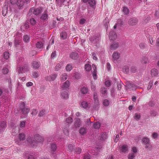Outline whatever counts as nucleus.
I'll return each mask as SVG.
<instances>
[{
  "label": "nucleus",
  "instance_id": "f257e3e1",
  "mask_svg": "<svg viewBox=\"0 0 159 159\" xmlns=\"http://www.w3.org/2000/svg\"><path fill=\"white\" fill-rule=\"evenodd\" d=\"M43 138L39 134L35 135L34 137H30L27 139V141L29 144L32 147H36L39 143H41L43 141Z\"/></svg>",
  "mask_w": 159,
  "mask_h": 159
},
{
  "label": "nucleus",
  "instance_id": "f03ea898",
  "mask_svg": "<svg viewBox=\"0 0 159 159\" xmlns=\"http://www.w3.org/2000/svg\"><path fill=\"white\" fill-rule=\"evenodd\" d=\"M5 3L9 6V11L14 10L15 7L17 5L19 9L23 6L24 2L21 0H10V2H6Z\"/></svg>",
  "mask_w": 159,
  "mask_h": 159
},
{
  "label": "nucleus",
  "instance_id": "7ed1b4c3",
  "mask_svg": "<svg viewBox=\"0 0 159 159\" xmlns=\"http://www.w3.org/2000/svg\"><path fill=\"white\" fill-rule=\"evenodd\" d=\"M94 103L93 106V108L95 110H98L99 107V101L98 98L97 93H94L93 95Z\"/></svg>",
  "mask_w": 159,
  "mask_h": 159
},
{
  "label": "nucleus",
  "instance_id": "20e7f679",
  "mask_svg": "<svg viewBox=\"0 0 159 159\" xmlns=\"http://www.w3.org/2000/svg\"><path fill=\"white\" fill-rule=\"evenodd\" d=\"M120 57V53L116 51L114 52L112 55V60L114 62L118 61Z\"/></svg>",
  "mask_w": 159,
  "mask_h": 159
},
{
  "label": "nucleus",
  "instance_id": "39448f33",
  "mask_svg": "<svg viewBox=\"0 0 159 159\" xmlns=\"http://www.w3.org/2000/svg\"><path fill=\"white\" fill-rule=\"evenodd\" d=\"M138 22V20L135 18H133L129 19L128 24L129 25H136Z\"/></svg>",
  "mask_w": 159,
  "mask_h": 159
},
{
  "label": "nucleus",
  "instance_id": "423d86ee",
  "mask_svg": "<svg viewBox=\"0 0 159 159\" xmlns=\"http://www.w3.org/2000/svg\"><path fill=\"white\" fill-rule=\"evenodd\" d=\"M57 76V75L56 74H54L51 75L47 76L45 77V80L48 81H53L55 79Z\"/></svg>",
  "mask_w": 159,
  "mask_h": 159
},
{
  "label": "nucleus",
  "instance_id": "0eeeda50",
  "mask_svg": "<svg viewBox=\"0 0 159 159\" xmlns=\"http://www.w3.org/2000/svg\"><path fill=\"white\" fill-rule=\"evenodd\" d=\"M29 70V68L28 66H25L19 67L17 68V70L19 73L24 72Z\"/></svg>",
  "mask_w": 159,
  "mask_h": 159
},
{
  "label": "nucleus",
  "instance_id": "6e6552de",
  "mask_svg": "<svg viewBox=\"0 0 159 159\" xmlns=\"http://www.w3.org/2000/svg\"><path fill=\"white\" fill-rule=\"evenodd\" d=\"M9 6L6 4L5 3L4 6L2 8V14L3 16H5L8 11H11L9 10Z\"/></svg>",
  "mask_w": 159,
  "mask_h": 159
},
{
  "label": "nucleus",
  "instance_id": "1a4fd4ad",
  "mask_svg": "<svg viewBox=\"0 0 159 159\" xmlns=\"http://www.w3.org/2000/svg\"><path fill=\"white\" fill-rule=\"evenodd\" d=\"M41 11L42 9L41 8L36 9L32 8L30 10L29 12H33L34 14L37 15L41 13Z\"/></svg>",
  "mask_w": 159,
  "mask_h": 159
},
{
  "label": "nucleus",
  "instance_id": "9d476101",
  "mask_svg": "<svg viewBox=\"0 0 159 159\" xmlns=\"http://www.w3.org/2000/svg\"><path fill=\"white\" fill-rule=\"evenodd\" d=\"M88 4L92 9V10H94L96 7V2L95 0H89Z\"/></svg>",
  "mask_w": 159,
  "mask_h": 159
},
{
  "label": "nucleus",
  "instance_id": "9b49d317",
  "mask_svg": "<svg viewBox=\"0 0 159 159\" xmlns=\"http://www.w3.org/2000/svg\"><path fill=\"white\" fill-rule=\"evenodd\" d=\"M70 85V83L69 81L67 80L64 82L62 85L61 89L63 90L68 89Z\"/></svg>",
  "mask_w": 159,
  "mask_h": 159
},
{
  "label": "nucleus",
  "instance_id": "f8f14e48",
  "mask_svg": "<svg viewBox=\"0 0 159 159\" xmlns=\"http://www.w3.org/2000/svg\"><path fill=\"white\" fill-rule=\"evenodd\" d=\"M80 106L84 109L89 108L90 105L88 104L87 102L85 101H83L80 102Z\"/></svg>",
  "mask_w": 159,
  "mask_h": 159
},
{
  "label": "nucleus",
  "instance_id": "ddd939ff",
  "mask_svg": "<svg viewBox=\"0 0 159 159\" xmlns=\"http://www.w3.org/2000/svg\"><path fill=\"white\" fill-rule=\"evenodd\" d=\"M109 37L111 40H113L116 38L117 36L114 31H111L109 34Z\"/></svg>",
  "mask_w": 159,
  "mask_h": 159
},
{
  "label": "nucleus",
  "instance_id": "4468645a",
  "mask_svg": "<svg viewBox=\"0 0 159 159\" xmlns=\"http://www.w3.org/2000/svg\"><path fill=\"white\" fill-rule=\"evenodd\" d=\"M19 140L18 139L17 140L16 139L15 141L17 144H19L20 141H22L24 140L25 139V135L23 133H21L19 134Z\"/></svg>",
  "mask_w": 159,
  "mask_h": 159
},
{
  "label": "nucleus",
  "instance_id": "2eb2a0df",
  "mask_svg": "<svg viewBox=\"0 0 159 159\" xmlns=\"http://www.w3.org/2000/svg\"><path fill=\"white\" fill-rule=\"evenodd\" d=\"M151 74L152 77H157L158 75L157 70L156 69H152L151 70Z\"/></svg>",
  "mask_w": 159,
  "mask_h": 159
},
{
  "label": "nucleus",
  "instance_id": "dca6fc26",
  "mask_svg": "<svg viewBox=\"0 0 159 159\" xmlns=\"http://www.w3.org/2000/svg\"><path fill=\"white\" fill-rule=\"evenodd\" d=\"M6 126L7 125L5 121H3L0 123V133L4 130Z\"/></svg>",
  "mask_w": 159,
  "mask_h": 159
},
{
  "label": "nucleus",
  "instance_id": "f3484780",
  "mask_svg": "<svg viewBox=\"0 0 159 159\" xmlns=\"http://www.w3.org/2000/svg\"><path fill=\"white\" fill-rule=\"evenodd\" d=\"M69 126V125L65 124V125L63 127V132L65 135H67L68 134V128Z\"/></svg>",
  "mask_w": 159,
  "mask_h": 159
},
{
  "label": "nucleus",
  "instance_id": "a211bd4d",
  "mask_svg": "<svg viewBox=\"0 0 159 159\" xmlns=\"http://www.w3.org/2000/svg\"><path fill=\"white\" fill-rule=\"evenodd\" d=\"M93 67L94 70L92 72L93 76V79L94 80H96L97 78L96 67L95 65H93Z\"/></svg>",
  "mask_w": 159,
  "mask_h": 159
},
{
  "label": "nucleus",
  "instance_id": "6ab92c4d",
  "mask_svg": "<svg viewBox=\"0 0 159 159\" xmlns=\"http://www.w3.org/2000/svg\"><path fill=\"white\" fill-rule=\"evenodd\" d=\"M61 96L63 99H67L69 97V94L67 91H63L61 93Z\"/></svg>",
  "mask_w": 159,
  "mask_h": 159
},
{
  "label": "nucleus",
  "instance_id": "aec40b11",
  "mask_svg": "<svg viewBox=\"0 0 159 159\" xmlns=\"http://www.w3.org/2000/svg\"><path fill=\"white\" fill-rule=\"evenodd\" d=\"M40 64L36 61H34L32 63V66L34 69H38L40 66Z\"/></svg>",
  "mask_w": 159,
  "mask_h": 159
},
{
  "label": "nucleus",
  "instance_id": "412c9836",
  "mask_svg": "<svg viewBox=\"0 0 159 159\" xmlns=\"http://www.w3.org/2000/svg\"><path fill=\"white\" fill-rule=\"evenodd\" d=\"M143 143L145 145H147L149 144L150 140L148 138L146 137H143L142 139ZM146 148H148V147L147 145L146 146Z\"/></svg>",
  "mask_w": 159,
  "mask_h": 159
},
{
  "label": "nucleus",
  "instance_id": "4be33fe9",
  "mask_svg": "<svg viewBox=\"0 0 159 159\" xmlns=\"http://www.w3.org/2000/svg\"><path fill=\"white\" fill-rule=\"evenodd\" d=\"M128 151V146L126 145H122L120 148V151L121 152L125 153Z\"/></svg>",
  "mask_w": 159,
  "mask_h": 159
},
{
  "label": "nucleus",
  "instance_id": "5701e85b",
  "mask_svg": "<svg viewBox=\"0 0 159 159\" xmlns=\"http://www.w3.org/2000/svg\"><path fill=\"white\" fill-rule=\"evenodd\" d=\"M21 40V35L19 34L18 36V38H15V45L16 46L19 44Z\"/></svg>",
  "mask_w": 159,
  "mask_h": 159
},
{
  "label": "nucleus",
  "instance_id": "b1692460",
  "mask_svg": "<svg viewBox=\"0 0 159 159\" xmlns=\"http://www.w3.org/2000/svg\"><path fill=\"white\" fill-rule=\"evenodd\" d=\"M119 46L118 44L116 43H113L110 46V49L114 50L117 48Z\"/></svg>",
  "mask_w": 159,
  "mask_h": 159
},
{
  "label": "nucleus",
  "instance_id": "393cba45",
  "mask_svg": "<svg viewBox=\"0 0 159 159\" xmlns=\"http://www.w3.org/2000/svg\"><path fill=\"white\" fill-rule=\"evenodd\" d=\"M107 138V134L106 133H102L100 137V139L101 140H104Z\"/></svg>",
  "mask_w": 159,
  "mask_h": 159
},
{
  "label": "nucleus",
  "instance_id": "a878e982",
  "mask_svg": "<svg viewBox=\"0 0 159 159\" xmlns=\"http://www.w3.org/2000/svg\"><path fill=\"white\" fill-rule=\"evenodd\" d=\"M81 122L79 119H76V120L75 123V126L76 128L79 127L81 125Z\"/></svg>",
  "mask_w": 159,
  "mask_h": 159
},
{
  "label": "nucleus",
  "instance_id": "bb28decb",
  "mask_svg": "<svg viewBox=\"0 0 159 159\" xmlns=\"http://www.w3.org/2000/svg\"><path fill=\"white\" fill-rule=\"evenodd\" d=\"M63 66V63L62 62H60L57 64L55 67V70L56 71L59 70Z\"/></svg>",
  "mask_w": 159,
  "mask_h": 159
},
{
  "label": "nucleus",
  "instance_id": "cd10ccee",
  "mask_svg": "<svg viewBox=\"0 0 159 159\" xmlns=\"http://www.w3.org/2000/svg\"><path fill=\"white\" fill-rule=\"evenodd\" d=\"M88 89L85 87H83L80 89V91L83 94L87 93L88 92Z\"/></svg>",
  "mask_w": 159,
  "mask_h": 159
},
{
  "label": "nucleus",
  "instance_id": "c85d7f7f",
  "mask_svg": "<svg viewBox=\"0 0 159 159\" xmlns=\"http://www.w3.org/2000/svg\"><path fill=\"white\" fill-rule=\"evenodd\" d=\"M86 129L84 127H81L79 130L80 133L82 135L85 134L86 133Z\"/></svg>",
  "mask_w": 159,
  "mask_h": 159
},
{
  "label": "nucleus",
  "instance_id": "c756f323",
  "mask_svg": "<svg viewBox=\"0 0 159 159\" xmlns=\"http://www.w3.org/2000/svg\"><path fill=\"white\" fill-rule=\"evenodd\" d=\"M70 57L72 59H75L78 57V54L77 53L73 52L70 54Z\"/></svg>",
  "mask_w": 159,
  "mask_h": 159
},
{
  "label": "nucleus",
  "instance_id": "7c9ffc66",
  "mask_svg": "<svg viewBox=\"0 0 159 159\" xmlns=\"http://www.w3.org/2000/svg\"><path fill=\"white\" fill-rule=\"evenodd\" d=\"M43 44L41 42H38L36 44V47L39 49H41L43 48Z\"/></svg>",
  "mask_w": 159,
  "mask_h": 159
},
{
  "label": "nucleus",
  "instance_id": "2f4dec72",
  "mask_svg": "<svg viewBox=\"0 0 159 159\" xmlns=\"http://www.w3.org/2000/svg\"><path fill=\"white\" fill-rule=\"evenodd\" d=\"M102 103L103 106L107 107L109 105L110 102L107 99H104Z\"/></svg>",
  "mask_w": 159,
  "mask_h": 159
},
{
  "label": "nucleus",
  "instance_id": "473e14b6",
  "mask_svg": "<svg viewBox=\"0 0 159 159\" xmlns=\"http://www.w3.org/2000/svg\"><path fill=\"white\" fill-rule=\"evenodd\" d=\"M123 71L126 73H128L129 72V68L128 66H124L122 68Z\"/></svg>",
  "mask_w": 159,
  "mask_h": 159
},
{
  "label": "nucleus",
  "instance_id": "72a5a7b5",
  "mask_svg": "<svg viewBox=\"0 0 159 159\" xmlns=\"http://www.w3.org/2000/svg\"><path fill=\"white\" fill-rule=\"evenodd\" d=\"M67 77V75L66 73H64L61 75V80L64 81L66 80Z\"/></svg>",
  "mask_w": 159,
  "mask_h": 159
},
{
  "label": "nucleus",
  "instance_id": "f704fd0d",
  "mask_svg": "<svg viewBox=\"0 0 159 159\" xmlns=\"http://www.w3.org/2000/svg\"><path fill=\"white\" fill-rule=\"evenodd\" d=\"M73 120L72 119L71 117H68L66 119V123L65 124H68L69 125L72 122Z\"/></svg>",
  "mask_w": 159,
  "mask_h": 159
},
{
  "label": "nucleus",
  "instance_id": "c9c22d12",
  "mask_svg": "<svg viewBox=\"0 0 159 159\" xmlns=\"http://www.w3.org/2000/svg\"><path fill=\"white\" fill-rule=\"evenodd\" d=\"M58 6L61 7L66 0H56Z\"/></svg>",
  "mask_w": 159,
  "mask_h": 159
},
{
  "label": "nucleus",
  "instance_id": "e433bc0d",
  "mask_svg": "<svg viewBox=\"0 0 159 159\" xmlns=\"http://www.w3.org/2000/svg\"><path fill=\"white\" fill-rule=\"evenodd\" d=\"M60 36L61 38L63 39H65L67 38V34L65 32H63L61 33Z\"/></svg>",
  "mask_w": 159,
  "mask_h": 159
},
{
  "label": "nucleus",
  "instance_id": "4c0bfd02",
  "mask_svg": "<svg viewBox=\"0 0 159 159\" xmlns=\"http://www.w3.org/2000/svg\"><path fill=\"white\" fill-rule=\"evenodd\" d=\"M51 151L53 152H55L57 149V146L56 144L52 143L51 145Z\"/></svg>",
  "mask_w": 159,
  "mask_h": 159
},
{
  "label": "nucleus",
  "instance_id": "58836bf2",
  "mask_svg": "<svg viewBox=\"0 0 159 159\" xmlns=\"http://www.w3.org/2000/svg\"><path fill=\"white\" fill-rule=\"evenodd\" d=\"M21 110L23 113L24 114H28L29 111V109L25 107L21 109Z\"/></svg>",
  "mask_w": 159,
  "mask_h": 159
},
{
  "label": "nucleus",
  "instance_id": "ea45409f",
  "mask_svg": "<svg viewBox=\"0 0 159 159\" xmlns=\"http://www.w3.org/2000/svg\"><path fill=\"white\" fill-rule=\"evenodd\" d=\"M134 117V119L137 120H139L140 118V114L139 113H135Z\"/></svg>",
  "mask_w": 159,
  "mask_h": 159
},
{
  "label": "nucleus",
  "instance_id": "a19ab883",
  "mask_svg": "<svg viewBox=\"0 0 159 159\" xmlns=\"http://www.w3.org/2000/svg\"><path fill=\"white\" fill-rule=\"evenodd\" d=\"M122 11L126 15L128 14L129 12V9L126 7H123Z\"/></svg>",
  "mask_w": 159,
  "mask_h": 159
},
{
  "label": "nucleus",
  "instance_id": "79ce46f5",
  "mask_svg": "<svg viewBox=\"0 0 159 159\" xmlns=\"http://www.w3.org/2000/svg\"><path fill=\"white\" fill-rule=\"evenodd\" d=\"M85 69L87 71H89L91 69V66L89 64H86L85 66Z\"/></svg>",
  "mask_w": 159,
  "mask_h": 159
},
{
  "label": "nucleus",
  "instance_id": "37998d69",
  "mask_svg": "<svg viewBox=\"0 0 159 159\" xmlns=\"http://www.w3.org/2000/svg\"><path fill=\"white\" fill-rule=\"evenodd\" d=\"M23 40H24L25 42L27 43L29 41L30 37L28 35H25L24 36Z\"/></svg>",
  "mask_w": 159,
  "mask_h": 159
},
{
  "label": "nucleus",
  "instance_id": "c03bdc74",
  "mask_svg": "<svg viewBox=\"0 0 159 159\" xmlns=\"http://www.w3.org/2000/svg\"><path fill=\"white\" fill-rule=\"evenodd\" d=\"M3 57L5 59H7L9 57V53L7 52H5L3 54Z\"/></svg>",
  "mask_w": 159,
  "mask_h": 159
},
{
  "label": "nucleus",
  "instance_id": "a18cd8bd",
  "mask_svg": "<svg viewBox=\"0 0 159 159\" xmlns=\"http://www.w3.org/2000/svg\"><path fill=\"white\" fill-rule=\"evenodd\" d=\"M93 126L95 129H98L100 127V124L98 122L95 123L94 124Z\"/></svg>",
  "mask_w": 159,
  "mask_h": 159
},
{
  "label": "nucleus",
  "instance_id": "49530a36",
  "mask_svg": "<svg viewBox=\"0 0 159 159\" xmlns=\"http://www.w3.org/2000/svg\"><path fill=\"white\" fill-rule=\"evenodd\" d=\"M153 84L152 81H150L149 83V84L147 88V90H151L152 89V85Z\"/></svg>",
  "mask_w": 159,
  "mask_h": 159
},
{
  "label": "nucleus",
  "instance_id": "de8ad7c7",
  "mask_svg": "<svg viewBox=\"0 0 159 159\" xmlns=\"http://www.w3.org/2000/svg\"><path fill=\"white\" fill-rule=\"evenodd\" d=\"M136 67L134 66H132L130 68V71L132 73H134L136 71Z\"/></svg>",
  "mask_w": 159,
  "mask_h": 159
},
{
  "label": "nucleus",
  "instance_id": "09e8293b",
  "mask_svg": "<svg viewBox=\"0 0 159 159\" xmlns=\"http://www.w3.org/2000/svg\"><path fill=\"white\" fill-rule=\"evenodd\" d=\"M72 67L71 65L68 64L66 67V70L67 71H70L72 69Z\"/></svg>",
  "mask_w": 159,
  "mask_h": 159
},
{
  "label": "nucleus",
  "instance_id": "8fccbe9b",
  "mask_svg": "<svg viewBox=\"0 0 159 159\" xmlns=\"http://www.w3.org/2000/svg\"><path fill=\"white\" fill-rule=\"evenodd\" d=\"M41 18L42 20H46L48 19V15L46 13L43 14L41 17Z\"/></svg>",
  "mask_w": 159,
  "mask_h": 159
},
{
  "label": "nucleus",
  "instance_id": "3c124183",
  "mask_svg": "<svg viewBox=\"0 0 159 159\" xmlns=\"http://www.w3.org/2000/svg\"><path fill=\"white\" fill-rule=\"evenodd\" d=\"M8 71L9 70L6 67H4L2 70V73L4 74H7L8 72Z\"/></svg>",
  "mask_w": 159,
  "mask_h": 159
},
{
  "label": "nucleus",
  "instance_id": "603ef678",
  "mask_svg": "<svg viewBox=\"0 0 159 159\" xmlns=\"http://www.w3.org/2000/svg\"><path fill=\"white\" fill-rule=\"evenodd\" d=\"M104 25H105L106 28H107L108 25V18L106 19L104 21Z\"/></svg>",
  "mask_w": 159,
  "mask_h": 159
},
{
  "label": "nucleus",
  "instance_id": "864d4df0",
  "mask_svg": "<svg viewBox=\"0 0 159 159\" xmlns=\"http://www.w3.org/2000/svg\"><path fill=\"white\" fill-rule=\"evenodd\" d=\"M158 136V134L155 132H154L152 133V138L154 139H156L157 138Z\"/></svg>",
  "mask_w": 159,
  "mask_h": 159
},
{
  "label": "nucleus",
  "instance_id": "5fc2aeb1",
  "mask_svg": "<svg viewBox=\"0 0 159 159\" xmlns=\"http://www.w3.org/2000/svg\"><path fill=\"white\" fill-rule=\"evenodd\" d=\"M150 114L152 116H155L158 115V113L156 111L152 110L151 111Z\"/></svg>",
  "mask_w": 159,
  "mask_h": 159
},
{
  "label": "nucleus",
  "instance_id": "6e6d98bb",
  "mask_svg": "<svg viewBox=\"0 0 159 159\" xmlns=\"http://www.w3.org/2000/svg\"><path fill=\"white\" fill-rule=\"evenodd\" d=\"M148 62V59L147 57H144L142 59V62L143 64H146Z\"/></svg>",
  "mask_w": 159,
  "mask_h": 159
},
{
  "label": "nucleus",
  "instance_id": "4d7b16f0",
  "mask_svg": "<svg viewBox=\"0 0 159 159\" xmlns=\"http://www.w3.org/2000/svg\"><path fill=\"white\" fill-rule=\"evenodd\" d=\"M75 152L76 153L79 154L81 152V149L79 148H77L75 149Z\"/></svg>",
  "mask_w": 159,
  "mask_h": 159
},
{
  "label": "nucleus",
  "instance_id": "13d9d810",
  "mask_svg": "<svg viewBox=\"0 0 159 159\" xmlns=\"http://www.w3.org/2000/svg\"><path fill=\"white\" fill-rule=\"evenodd\" d=\"M92 56H93V60H98V58L97 57L96 53L93 52L92 54Z\"/></svg>",
  "mask_w": 159,
  "mask_h": 159
},
{
  "label": "nucleus",
  "instance_id": "bf43d9fd",
  "mask_svg": "<svg viewBox=\"0 0 159 159\" xmlns=\"http://www.w3.org/2000/svg\"><path fill=\"white\" fill-rule=\"evenodd\" d=\"M101 91L102 94H106L107 93V90L105 88H102Z\"/></svg>",
  "mask_w": 159,
  "mask_h": 159
},
{
  "label": "nucleus",
  "instance_id": "052dcab7",
  "mask_svg": "<svg viewBox=\"0 0 159 159\" xmlns=\"http://www.w3.org/2000/svg\"><path fill=\"white\" fill-rule=\"evenodd\" d=\"M33 75L34 78H37L39 76V74L37 72L35 71L33 73Z\"/></svg>",
  "mask_w": 159,
  "mask_h": 159
},
{
  "label": "nucleus",
  "instance_id": "680f3d73",
  "mask_svg": "<svg viewBox=\"0 0 159 159\" xmlns=\"http://www.w3.org/2000/svg\"><path fill=\"white\" fill-rule=\"evenodd\" d=\"M30 22L33 25H35L36 23V21L33 18H31L30 19Z\"/></svg>",
  "mask_w": 159,
  "mask_h": 159
},
{
  "label": "nucleus",
  "instance_id": "e2e57ef3",
  "mask_svg": "<svg viewBox=\"0 0 159 159\" xmlns=\"http://www.w3.org/2000/svg\"><path fill=\"white\" fill-rule=\"evenodd\" d=\"M105 84L107 87H109L111 85L110 81L109 80L106 81L105 82Z\"/></svg>",
  "mask_w": 159,
  "mask_h": 159
},
{
  "label": "nucleus",
  "instance_id": "0e129e2a",
  "mask_svg": "<svg viewBox=\"0 0 159 159\" xmlns=\"http://www.w3.org/2000/svg\"><path fill=\"white\" fill-rule=\"evenodd\" d=\"M135 155L133 153L130 154L129 155V159H133L135 157Z\"/></svg>",
  "mask_w": 159,
  "mask_h": 159
},
{
  "label": "nucleus",
  "instance_id": "69168bd1",
  "mask_svg": "<svg viewBox=\"0 0 159 159\" xmlns=\"http://www.w3.org/2000/svg\"><path fill=\"white\" fill-rule=\"evenodd\" d=\"M45 110H42L40 111L39 114V116H43L45 114Z\"/></svg>",
  "mask_w": 159,
  "mask_h": 159
},
{
  "label": "nucleus",
  "instance_id": "338daca9",
  "mask_svg": "<svg viewBox=\"0 0 159 159\" xmlns=\"http://www.w3.org/2000/svg\"><path fill=\"white\" fill-rule=\"evenodd\" d=\"M37 113V111L36 109H33L32 110V114L35 115Z\"/></svg>",
  "mask_w": 159,
  "mask_h": 159
},
{
  "label": "nucleus",
  "instance_id": "774afa93",
  "mask_svg": "<svg viewBox=\"0 0 159 159\" xmlns=\"http://www.w3.org/2000/svg\"><path fill=\"white\" fill-rule=\"evenodd\" d=\"M25 125V121H21L20 124V127L22 128L24 127Z\"/></svg>",
  "mask_w": 159,
  "mask_h": 159
}]
</instances>
